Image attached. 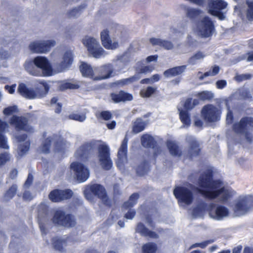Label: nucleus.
Wrapping results in <instances>:
<instances>
[{"label": "nucleus", "instance_id": "13d9d810", "mask_svg": "<svg viewBox=\"0 0 253 253\" xmlns=\"http://www.w3.org/2000/svg\"><path fill=\"white\" fill-rule=\"evenodd\" d=\"M233 103V97H230L227 99L223 100L222 102V104L225 105L226 106V109L228 111H230L231 109H234L233 106H232Z\"/></svg>", "mask_w": 253, "mask_h": 253}, {"label": "nucleus", "instance_id": "6e6552de", "mask_svg": "<svg viewBox=\"0 0 253 253\" xmlns=\"http://www.w3.org/2000/svg\"><path fill=\"white\" fill-rule=\"evenodd\" d=\"M98 157L102 169L106 170L111 169L113 162L110 158L109 147L105 144L99 145L98 147Z\"/></svg>", "mask_w": 253, "mask_h": 253}, {"label": "nucleus", "instance_id": "37998d69", "mask_svg": "<svg viewBox=\"0 0 253 253\" xmlns=\"http://www.w3.org/2000/svg\"><path fill=\"white\" fill-rule=\"evenodd\" d=\"M17 190V186L16 184L12 185L4 194V197L8 201L11 199L16 195Z\"/></svg>", "mask_w": 253, "mask_h": 253}, {"label": "nucleus", "instance_id": "603ef678", "mask_svg": "<svg viewBox=\"0 0 253 253\" xmlns=\"http://www.w3.org/2000/svg\"><path fill=\"white\" fill-rule=\"evenodd\" d=\"M214 240L213 239H210L208 240L205 241L202 243H197L193 244L191 248H197V247H200L202 249L205 248L209 244L212 243L214 242Z\"/></svg>", "mask_w": 253, "mask_h": 253}, {"label": "nucleus", "instance_id": "7ed1b4c3", "mask_svg": "<svg viewBox=\"0 0 253 253\" xmlns=\"http://www.w3.org/2000/svg\"><path fill=\"white\" fill-rule=\"evenodd\" d=\"M26 70L31 75L35 76H50L57 72L55 66L52 67L50 61L43 56H38L33 61H27L25 63Z\"/></svg>", "mask_w": 253, "mask_h": 253}, {"label": "nucleus", "instance_id": "473e14b6", "mask_svg": "<svg viewBox=\"0 0 253 253\" xmlns=\"http://www.w3.org/2000/svg\"><path fill=\"white\" fill-rule=\"evenodd\" d=\"M150 169L149 162L147 160H144L138 166L136 169V172L138 175L143 176L147 174Z\"/></svg>", "mask_w": 253, "mask_h": 253}, {"label": "nucleus", "instance_id": "bb28decb", "mask_svg": "<svg viewBox=\"0 0 253 253\" xmlns=\"http://www.w3.org/2000/svg\"><path fill=\"white\" fill-rule=\"evenodd\" d=\"M199 104V101L197 99L187 98L180 102L178 106V111L192 110Z\"/></svg>", "mask_w": 253, "mask_h": 253}, {"label": "nucleus", "instance_id": "f03ea898", "mask_svg": "<svg viewBox=\"0 0 253 253\" xmlns=\"http://www.w3.org/2000/svg\"><path fill=\"white\" fill-rule=\"evenodd\" d=\"M187 14L190 18L198 20L193 26V31L199 36L208 38L211 36L214 30L212 22L209 17L203 15V12L195 8H188Z\"/></svg>", "mask_w": 253, "mask_h": 253}, {"label": "nucleus", "instance_id": "72a5a7b5", "mask_svg": "<svg viewBox=\"0 0 253 253\" xmlns=\"http://www.w3.org/2000/svg\"><path fill=\"white\" fill-rule=\"evenodd\" d=\"M150 42L153 45H158L167 49H170L173 47L170 42L160 39L151 38L150 39Z\"/></svg>", "mask_w": 253, "mask_h": 253}, {"label": "nucleus", "instance_id": "20e7f679", "mask_svg": "<svg viewBox=\"0 0 253 253\" xmlns=\"http://www.w3.org/2000/svg\"><path fill=\"white\" fill-rule=\"evenodd\" d=\"M35 89L29 88L24 83L18 84L17 92L22 96L30 99H40L44 97L49 90V85L44 81H38L35 84Z\"/></svg>", "mask_w": 253, "mask_h": 253}, {"label": "nucleus", "instance_id": "8fccbe9b", "mask_svg": "<svg viewBox=\"0 0 253 253\" xmlns=\"http://www.w3.org/2000/svg\"><path fill=\"white\" fill-rule=\"evenodd\" d=\"M125 56L121 59H118L114 63L113 71H120L124 69L126 64L123 61Z\"/></svg>", "mask_w": 253, "mask_h": 253}, {"label": "nucleus", "instance_id": "b1692460", "mask_svg": "<svg viewBox=\"0 0 253 253\" xmlns=\"http://www.w3.org/2000/svg\"><path fill=\"white\" fill-rule=\"evenodd\" d=\"M93 149L91 143L86 142L81 145L76 152V156L81 159H86Z\"/></svg>", "mask_w": 253, "mask_h": 253}, {"label": "nucleus", "instance_id": "9d476101", "mask_svg": "<svg viewBox=\"0 0 253 253\" xmlns=\"http://www.w3.org/2000/svg\"><path fill=\"white\" fill-rule=\"evenodd\" d=\"M139 195L137 193L131 194L128 200L125 202L122 206V211L128 210L124 215V217L127 219H132L135 216L136 212L134 209H132L137 203Z\"/></svg>", "mask_w": 253, "mask_h": 253}, {"label": "nucleus", "instance_id": "6ab92c4d", "mask_svg": "<svg viewBox=\"0 0 253 253\" xmlns=\"http://www.w3.org/2000/svg\"><path fill=\"white\" fill-rule=\"evenodd\" d=\"M100 39L103 46L107 49H115L119 47L118 40L113 42L110 38L109 32L107 29L103 30L100 33Z\"/></svg>", "mask_w": 253, "mask_h": 253}, {"label": "nucleus", "instance_id": "5701e85b", "mask_svg": "<svg viewBox=\"0 0 253 253\" xmlns=\"http://www.w3.org/2000/svg\"><path fill=\"white\" fill-rule=\"evenodd\" d=\"M99 75L94 77L95 80H101L108 79L112 76L113 72V66L109 64L105 65L99 69Z\"/></svg>", "mask_w": 253, "mask_h": 253}, {"label": "nucleus", "instance_id": "f3484780", "mask_svg": "<svg viewBox=\"0 0 253 253\" xmlns=\"http://www.w3.org/2000/svg\"><path fill=\"white\" fill-rule=\"evenodd\" d=\"M73 193L70 189L65 190L54 189L49 194V199L53 202H59L70 199Z\"/></svg>", "mask_w": 253, "mask_h": 253}, {"label": "nucleus", "instance_id": "39448f33", "mask_svg": "<svg viewBox=\"0 0 253 253\" xmlns=\"http://www.w3.org/2000/svg\"><path fill=\"white\" fill-rule=\"evenodd\" d=\"M53 58H57L58 62L55 65V72L60 73L68 69L72 64L74 60L73 51L68 48L60 47H57L52 52Z\"/></svg>", "mask_w": 253, "mask_h": 253}, {"label": "nucleus", "instance_id": "6e6d98bb", "mask_svg": "<svg viewBox=\"0 0 253 253\" xmlns=\"http://www.w3.org/2000/svg\"><path fill=\"white\" fill-rule=\"evenodd\" d=\"M77 87V85L65 82H62L59 85V88L61 90H64L68 88L74 89Z\"/></svg>", "mask_w": 253, "mask_h": 253}, {"label": "nucleus", "instance_id": "a18cd8bd", "mask_svg": "<svg viewBox=\"0 0 253 253\" xmlns=\"http://www.w3.org/2000/svg\"><path fill=\"white\" fill-rule=\"evenodd\" d=\"M202 100H210L213 98V94L211 91H203L196 94Z\"/></svg>", "mask_w": 253, "mask_h": 253}, {"label": "nucleus", "instance_id": "e433bc0d", "mask_svg": "<svg viewBox=\"0 0 253 253\" xmlns=\"http://www.w3.org/2000/svg\"><path fill=\"white\" fill-rule=\"evenodd\" d=\"M123 31V27L117 24H113L110 29L111 33L116 39H117L118 40L122 38Z\"/></svg>", "mask_w": 253, "mask_h": 253}, {"label": "nucleus", "instance_id": "e2e57ef3", "mask_svg": "<svg viewBox=\"0 0 253 253\" xmlns=\"http://www.w3.org/2000/svg\"><path fill=\"white\" fill-rule=\"evenodd\" d=\"M238 93L242 94V98L243 99L250 98L252 97L250 92L247 90H240L238 93H235V96H237Z\"/></svg>", "mask_w": 253, "mask_h": 253}, {"label": "nucleus", "instance_id": "0eeeda50", "mask_svg": "<svg viewBox=\"0 0 253 253\" xmlns=\"http://www.w3.org/2000/svg\"><path fill=\"white\" fill-rule=\"evenodd\" d=\"M52 220L54 224L68 228L74 227L77 224L75 216L71 213H66L62 210L56 211Z\"/></svg>", "mask_w": 253, "mask_h": 253}, {"label": "nucleus", "instance_id": "49530a36", "mask_svg": "<svg viewBox=\"0 0 253 253\" xmlns=\"http://www.w3.org/2000/svg\"><path fill=\"white\" fill-rule=\"evenodd\" d=\"M68 118L70 120H73L76 121L82 122L84 121L86 118V116L84 113L76 114L72 113L69 115Z\"/></svg>", "mask_w": 253, "mask_h": 253}, {"label": "nucleus", "instance_id": "dca6fc26", "mask_svg": "<svg viewBox=\"0 0 253 253\" xmlns=\"http://www.w3.org/2000/svg\"><path fill=\"white\" fill-rule=\"evenodd\" d=\"M48 216V207L44 203L40 204L38 207L37 219L40 230L44 234L46 233L45 222L47 220Z\"/></svg>", "mask_w": 253, "mask_h": 253}, {"label": "nucleus", "instance_id": "a211bd4d", "mask_svg": "<svg viewBox=\"0 0 253 253\" xmlns=\"http://www.w3.org/2000/svg\"><path fill=\"white\" fill-rule=\"evenodd\" d=\"M249 126L253 128V118L245 117L242 118L239 122L233 125L232 129L237 133H243Z\"/></svg>", "mask_w": 253, "mask_h": 253}, {"label": "nucleus", "instance_id": "3c124183", "mask_svg": "<svg viewBox=\"0 0 253 253\" xmlns=\"http://www.w3.org/2000/svg\"><path fill=\"white\" fill-rule=\"evenodd\" d=\"M51 144V139L50 138L48 137L45 139L41 146L42 152L46 154L48 153L50 151Z\"/></svg>", "mask_w": 253, "mask_h": 253}, {"label": "nucleus", "instance_id": "338daca9", "mask_svg": "<svg viewBox=\"0 0 253 253\" xmlns=\"http://www.w3.org/2000/svg\"><path fill=\"white\" fill-rule=\"evenodd\" d=\"M100 117L105 121H108L112 118L111 112H101Z\"/></svg>", "mask_w": 253, "mask_h": 253}, {"label": "nucleus", "instance_id": "f704fd0d", "mask_svg": "<svg viewBox=\"0 0 253 253\" xmlns=\"http://www.w3.org/2000/svg\"><path fill=\"white\" fill-rule=\"evenodd\" d=\"M167 146L170 154L174 156H180L182 152L179 149L178 145L174 142L169 140L167 142Z\"/></svg>", "mask_w": 253, "mask_h": 253}, {"label": "nucleus", "instance_id": "a878e982", "mask_svg": "<svg viewBox=\"0 0 253 253\" xmlns=\"http://www.w3.org/2000/svg\"><path fill=\"white\" fill-rule=\"evenodd\" d=\"M111 100L115 103L131 101L133 99L132 95L131 94L126 92L124 91H120L118 93H112L110 95Z\"/></svg>", "mask_w": 253, "mask_h": 253}, {"label": "nucleus", "instance_id": "4c0bfd02", "mask_svg": "<svg viewBox=\"0 0 253 253\" xmlns=\"http://www.w3.org/2000/svg\"><path fill=\"white\" fill-rule=\"evenodd\" d=\"M157 249L158 247L155 243H147L142 246V253H156Z\"/></svg>", "mask_w": 253, "mask_h": 253}, {"label": "nucleus", "instance_id": "4468645a", "mask_svg": "<svg viewBox=\"0 0 253 253\" xmlns=\"http://www.w3.org/2000/svg\"><path fill=\"white\" fill-rule=\"evenodd\" d=\"M70 168L73 170L77 181L80 183L85 181L89 176L88 169L81 163L73 162L70 165Z\"/></svg>", "mask_w": 253, "mask_h": 253}, {"label": "nucleus", "instance_id": "052dcab7", "mask_svg": "<svg viewBox=\"0 0 253 253\" xmlns=\"http://www.w3.org/2000/svg\"><path fill=\"white\" fill-rule=\"evenodd\" d=\"M33 176L31 173H29L26 180L25 181L23 187L25 189L29 188L33 182Z\"/></svg>", "mask_w": 253, "mask_h": 253}, {"label": "nucleus", "instance_id": "aec40b11", "mask_svg": "<svg viewBox=\"0 0 253 253\" xmlns=\"http://www.w3.org/2000/svg\"><path fill=\"white\" fill-rule=\"evenodd\" d=\"M250 210L248 201L246 199L238 201L234 207V213L237 216H241L246 214Z\"/></svg>", "mask_w": 253, "mask_h": 253}, {"label": "nucleus", "instance_id": "864d4df0", "mask_svg": "<svg viewBox=\"0 0 253 253\" xmlns=\"http://www.w3.org/2000/svg\"><path fill=\"white\" fill-rule=\"evenodd\" d=\"M10 156L9 153L3 152L0 154V166L4 165L10 161Z\"/></svg>", "mask_w": 253, "mask_h": 253}, {"label": "nucleus", "instance_id": "2eb2a0df", "mask_svg": "<svg viewBox=\"0 0 253 253\" xmlns=\"http://www.w3.org/2000/svg\"><path fill=\"white\" fill-rule=\"evenodd\" d=\"M87 190L100 199L104 205L109 207L111 206V201L107 196L103 186L99 184H94L88 186Z\"/></svg>", "mask_w": 253, "mask_h": 253}, {"label": "nucleus", "instance_id": "423d86ee", "mask_svg": "<svg viewBox=\"0 0 253 253\" xmlns=\"http://www.w3.org/2000/svg\"><path fill=\"white\" fill-rule=\"evenodd\" d=\"M82 42L90 56L100 58L106 55L105 51L101 46L97 39L86 36L82 39Z\"/></svg>", "mask_w": 253, "mask_h": 253}, {"label": "nucleus", "instance_id": "69168bd1", "mask_svg": "<svg viewBox=\"0 0 253 253\" xmlns=\"http://www.w3.org/2000/svg\"><path fill=\"white\" fill-rule=\"evenodd\" d=\"M226 121L228 125H231L233 123L234 115L233 112H227Z\"/></svg>", "mask_w": 253, "mask_h": 253}, {"label": "nucleus", "instance_id": "58836bf2", "mask_svg": "<svg viewBox=\"0 0 253 253\" xmlns=\"http://www.w3.org/2000/svg\"><path fill=\"white\" fill-rule=\"evenodd\" d=\"M206 56V54L202 51H198L191 56L188 60L189 64L195 65L199 60H203Z\"/></svg>", "mask_w": 253, "mask_h": 253}, {"label": "nucleus", "instance_id": "ddd939ff", "mask_svg": "<svg viewBox=\"0 0 253 253\" xmlns=\"http://www.w3.org/2000/svg\"><path fill=\"white\" fill-rule=\"evenodd\" d=\"M10 125L18 130H24L28 132H33V128L28 125L27 118L23 116L13 115L9 120Z\"/></svg>", "mask_w": 253, "mask_h": 253}, {"label": "nucleus", "instance_id": "ea45409f", "mask_svg": "<svg viewBox=\"0 0 253 253\" xmlns=\"http://www.w3.org/2000/svg\"><path fill=\"white\" fill-rule=\"evenodd\" d=\"M179 118L183 125L189 127L191 125V118L189 112H179Z\"/></svg>", "mask_w": 253, "mask_h": 253}, {"label": "nucleus", "instance_id": "4d7b16f0", "mask_svg": "<svg viewBox=\"0 0 253 253\" xmlns=\"http://www.w3.org/2000/svg\"><path fill=\"white\" fill-rule=\"evenodd\" d=\"M50 104L53 108L57 111H60L62 108L61 103L58 102V99L56 97H54L51 99Z\"/></svg>", "mask_w": 253, "mask_h": 253}, {"label": "nucleus", "instance_id": "c756f323", "mask_svg": "<svg viewBox=\"0 0 253 253\" xmlns=\"http://www.w3.org/2000/svg\"><path fill=\"white\" fill-rule=\"evenodd\" d=\"M80 69L83 76L94 79V70L89 64L82 62L80 66Z\"/></svg>", "mask_w": 253, "mask_h": 253}, {"label": "nucleus", "instance_id": "393cba45", "mask_svg": "<svg viewBox=\"0 0 253 253\" xmlns=\"http://www.w3.org/2000/svg\"><path fill=\"white\" fill-rule=\"evenodd\" d=\"M201 151L199 142L196 140H192L189 142L188 157L190 159L199 156Z\"/></svg>", "mask_w": 253, "mask_h": 253}, {"label": "nucleus", "instance_id": "1a4fd4ad", "mask_svg": "<svg viewBox=\"0 0 253 253\" xmlns=\"http://www.w3.org/2000/svg\"><path fill=\"white\" fill-rule=\"evenodd\" d=\"M56 43L55 41L53 40L37 41L31 42L29 48L33 53H46Z\"/></svg>", "mask_w": 253, "mask_h": 253}, {"label": "nucleus", "instance_id": "bf43d9fd", "mask_svg": "<svg viewBox=\"0 0 253 253\" xmlns=\"http://www.w3.org/2000/svg\"><path fill=\"white\" fill-rule=\"evenodd\" d=\"M0 148L8 149L9 146L7 144V139L3 133L0 132Z\"/></svg>", "mask_w": 253, "mask_h": 253}, {"label": "nucleus", "instance_id": "c9c22d12", "mask_svg": "<svg viewBox=\"0 0 253 253\" xmlns=\"http://www.w3.org/2000/svg\"><path fill=\"white\" fill-rule=\"evenodd\" d=\"M219 70L220 68L218 66L214 65L211 68L209 71L206 72L203 74V75L202 76H199L200 74H202V72H198L197 74V76L200 80H202L206 77L215 76L219 73Z\"/></svg>", "mask_w": 253, "mask_h": 253}, {"label": "nucleus", "instance_id": "2f4dec72", "mask_svg": "<svg viewBox=\"0 0 253 253\" xmlns=\"http://www.w3.org/2000/svg\"><path fill=\"white\" fill-rule=\"evenodd\" d=\"M186 66L185 65L176 67L166 71L164 74L165 76L167 78L174 77L182 73L186 69Z\"/></svg>", "mask_w": 253, "mask_h": 253}, {"label": "nucleus", "instance_id": "680f3d73", "mask_svg": "<svg viewBox=\"0 0 253 253\" xmlns=\"http://www.w3.org/2000/svg\"><path fill=\"white\" fill-rule=\"evenodd\" d=\"M205 209V205L197 206L193 209V214L197 216L201 214Z\"/></svg>", "mask_w": 253, "mask_h": 253}, {"label": "nucleus", "instance_id": "5fc2aeb1", "mask_svg": "<svg viewBox=\"0 0 253 253\" xmlns=\"http://www.w3.org/2000/svg\"><path fill=\"white\" fill-rule=\"evenodd\" d=\"M30 146V142L29 141H26L24 144H21L18 147L19 153L21 155L25 154L28 151Z\"/></svg>", "mask_w": 253, "mask_h": 253}, {"label": "nucleus", "instance_id": "0e129e2a", "mask_svg": "<svg viewBox=\"0 0 253 253\" xmlns=\"http://www.w3.org/2000/svg\"><path fill=\"white\" fill-rule=\"evenodd\" d=\"M251 75L250 74H242L237 75L235 77V80L238 82H241L242 81L250 79Z\"/></svg>", "mask_w": 253, "mask_h": 253}, {"label": "nucleus", "instance_id": "774afa93", "mask_svg": "<svg viewBox=\"0 0 253 253\" xmlns=\"http://www.w3.org/2000/svg\"><path fill=\"white\" fill-rule=\"evenodd\" d=\"M244 59H246L248 62H251L253 63V52L248 53L241 60Z\"/></svg>", "mask_w": 253, "mask_h": 253}, {"label": "nucleus", "instance_id": "de8ad7c7", "mask_svg": "<svg viewBox=\"0 0 253 253\" xmlns=\"http://www.w3.org/2000/svg\"><path fill=\"white\" fill-rule=\"evenodd\" d=\"M155 88L149 86L147 88L142 89L140 91V95L142 97H149L155 92Z\"/></svg>", "mask_w": 253, "mask_h": 253}, {"label": "nucleus", "instance_id": "7c9ffc66", "mask_svg": "<svg viewBox=\"0 0 253 253\" xmlns=\"http://www.w3.org/2000/svg\"><path fill=\"white\" fill-rule=\"evenodd\" d=\"M141 144L143 146L146 148H154L157 144L154 138L148 134H143L141 137Z\"/></svg>", "mask_w": 253, "mask_h": 253}, {"label": "nucleus", "instance_id": "09e8293b", "mask_svg": "<svg viewBox=\"0 0 253 253\" xmlns=\"http://www.w3.org/2000/svg\"><path fill=\"white\" fill-rule=\"evenodd\" d=\"M53 246L54 249L56 250L59 251H63V244L65 242V241L64 240H61L60 239H53Z\"/></svg>", "mask_w": 253, "mask_h": 253}, {"label": "nucleus", "instance_id": "412c9836", "mask_svg": "<svg viewBox=\"0 0 253 253\" xmlns=\"http://www.w3.org/2000/svg\"><path fill=\"white\" fill-rule=\"evenodd\" d=\"M128 140V137L127 135H126L124 138L118 152V162L117 163V167L119 166V163H123L125 160L126 159Z\"/></svg>", "mask_w": 253, "mask_h": 253}, {"label": "nucleus", "instance_id": "9b49d317", "mask_svg": "<svg viewBox=\"0 0 253 253\" xmlns=\"http://www.w3.org/2000/svg\"><path fill=\"white\" fill-rule=\"evenodd\" d=\"M227 4L222 0H213L209 2L208 11L211 15L217 17L220 20H223L225 16L221 10L226 8Z\"/></svg>", "mask_w": 253, "mask_h": 253}, {"label": "nucleus", "instance_id": "4be33fe9", "mask_svg": "<svg viewBox=\"0 0 253 253\" xmlns=\"http://www.w3.org/2000/svg\"><path fill=\"white\" fill-rule=\"evenodd\" d=\"M154 68L151 66H145L140 69V72L129 78L125 79L119 81V84L125 85L138 80L140 78V73H147L151 72Z\"/></svg>", "mask_w": 253, "mask_h": 253}, {"label": "nucleus", "instance_id": "c85d7f7f", "mask_svg": "<svg viewBox=\"0 0 253 253\" xmlns=\"http://www.w3.org/2000/svg\"><path fill=\"white\" fill-rule=\"evenodd\" d=\"M201 116L207 123H213L220 120L221 112H201Z\"/></svg>", "mask_w": 253, "mask_h": 253}, {"label": "nucleus", "instance_id": "cd10ccee", "mask_svg": "<svg viewBox=\"0 0 253 253\" xmlns=\"http://www.w3.org/2000/svg\"><path fill=\"white\" fill-rule=\"evenodd\" d=\"M137 232L142 236L145 237H149L151 238L158 239L159 235L155 232L149 230L144 224L141 222H139L136 227Z\"/></svg>", "mask_w": 253, "mask_h": 253}, {"label": "nucleus", "instance_id": "79ce46f5", "mask_svg": "<svg viewBox=\"0 0 253 253\" xmlns=\"http://www.w3.org/2000/svg\"><path fill=\"white\" fill-rule=\"evenodd\" d=\"M145 127V124L144 122L140 118L137 119L136 121L134 122L132 130L135 133H138L143 131Z\"/></svg>", "mask_w": 253, "mask_h": 253}, {"label": "nucleus", "instance_id": "c03bdc74", "mask_svg": "<svg viewBox=\"0 0 253 253\" xmlns=\"http://www.w3.org/2000/svg\"><path fill=\"white\" fill-rule=\"evenodd\" d=\"M246 16L248 20H253V0H248L246 2Z\"/></svg>", "mask_w": 253, "mask_h": 253}, {"label": "nucleus", "instance_id": "f8f14e48", "mask_svg": "<svg viewBox=\"0 0 253 253\" xmlns=\"http://www.w3.org/2000/svg\"><path fill=\"white\" fill-rule=\"evenodd\" d=\"M175 197L182 203L190 205L193 200L192 192L188 188L184 186H177L173 190Z\"/></svg>", "mask_w": 253, "mask_h": 253}, {"label": "nucleus", "instance_id": "a19ab883", "mask_svg": "<svg viewBox=\"0 0 253 253\" xmlns=\"http://www.w3.org/2000/svg\"><path fill=\"white\" fill-rule=\"evenodd\" d=\"M215 215L218 218H221L228 215L229 211L223 206H217L215 209Z\"/></svg>", "mask_w": 253, "mask_h": 253}, {"label": "nucleus", "instance_id": "f257e3e1", "mask_svg": "<svg viewBox=\"0 0 253 253\" xmlns=\"http://www.w3.org/2000/svg\"><path fill=\"white\" fill-rule=\"evenodd\" d=\"M198 185L196 191L207 199L213 200L221 195V202H226L231 197L229 191L223 186L222 182L213 179V171L211 169H208L200 175Z\"/></svg>", "mask_w": 253, "mask_h": 253}]
</instances>
